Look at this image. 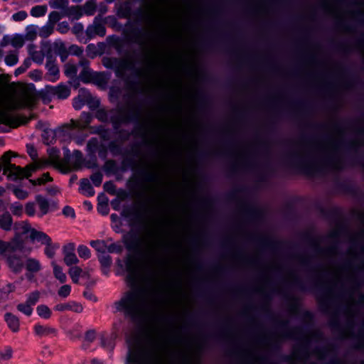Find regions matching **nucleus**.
Wrapping results in <instances>:
<instances>
[{"label":"nucleus","mask_w":364,"mask_h":364,"mask_svg":"<svg viewBox=\"0 0 364 364\" xmlns=\"http://www.w3.org/2000/svg\"><path fill=\"white\" fill-rule=\"evenodd\" d=\"M43 164L39 161L21 168L15 164L10 165L8 168H4L3 173L7 176L9 180L16 181L24 177L28 178L31 173L43 167Z\"/></svg>","instance_id":"4"},{"label":"nucleus","mask_w":364,"mask_h":364,"mask_svg":"<svg viewBox=\"0 0 364 364\" xmlns=\"http://www.w3.org/2000/svg\"><path fill=\"white\" fill-rule=\"evenodd\" d=\"M13 227L12 217L6 212L0 215V228L5 231H10Z\"/></svg>","instance_id":"22"},{"label":"nucleus","mask_w":364,"mask_h":364,"mask_svg":"<svg viewBox=\"0 0 364 364\" xmlns=\"http://www.w3.org/2000/svg\"><path fill=\"white\" fill-rule=\"evenodd\" d=\"M38 316L44 319H49L52 316L51 309L46 304H41L36 307Z\"/></svg>","instance_id":"28"},{"label":"nucleus","mask_w":364,"mask_h":364,"mask_svg":"<svg viewBox=\"0 0 364 364\" xmlns=\"http://www.w3.org/2000/svg\"><path fill=\"white\" fill-rule=\"evenodd\" d=\"M161 304L162 302L159 298L149 301L143 289L134 286L125 291L119 300L114 303V307L117 311L123 313L124 316L134 322H139L147 316H151L161 325L164 319Z\"/></svg>","instance_id":"1"},{"label":"nucleus","mask_w":364,"mask_h":364,"mask_svg":"<svg viewBox=\"0 0 364 364\" xmlns=\"http://www.w3.org/2000/svg\"><path fill=\"white\" fill-rule=\"evenodd\" d=\"M91 99V94L85 90L81 89L80 90L79 95L73 99V106L76 110L80 109L85 104H87L92 109L98 107L100 105V101H95V105H91L90 101Z\"/></svg>","instance_id":"8"},{"label":"nucleus","mask_w":364,"mask_h":364,"mask_svg":"<svg viewBox=\"0 0 364 364\" xmlns=\"http://www.w3.org/2000/svg\"><path fill=\"white\" fill-rule=\"evenodd\" d=\"M63 214L66 217L74 218L75 217V210L70 206H65L63 209Z\"/></svg>","instance_id":"62"},{"label":"nucleus","mask_w":364,"mask_h":364,"mask_svg":"<svg viewBox=\"0 0 364 364\" xmlns=\"http://www.w3.org/2000/svg\"><path fill=\"white\" fill-rule=\"evenodd\" d=\"M50 181H52V178L50 177V175L48 173H43L41 177H40L37 179H35V180L30 179L29 180L30 183H31L33 186L42 185V184L45 183L46 182Z\"/></svg>","instance_id":"44"},{"label":"nucleus","mask_w":364,"mask_h":364,"mask_svg":"<svg viewBox=\"0 0 364 364\" xmlns=\"http://www.w3.org/2000/svg\"><path fill=\"white\" fill-rule=\"evenodd\" d=\"M25 212L26 215L31 217L36 213V205L33 202H28L26 204Z\"/></svg>","instance_id":"55"},{"label":"nucleus","mask_w":364,"mask_h":364,"mask_svg":"<svg viewBox=\"0 0 364 364\" xmlns=\"http://www.w3.org/2000/svg\"><path fill=\"white\" fill-rule=\"evenodd\" d=\"M10 210L13 215L21 216L23 214V205L19 203H14L10 205Z\"/></svg>","instance_id":"46"},{"label":"nucleus","mask_w":364,"mask_h":364,"mask_svg":"<svg viewBox=\"0 0 364 364\" xmlns=\"http://www.w3.org/2000/svg\"><path fill=\"white\" fill-rule=\"evenodd\" d=\"M47 10L48 7L46 5H37L31 9V15L36 18L44 16Z\"/></svg>","instance_id":"33"},{"label":"nucleus","mask_w":364,"mask_h":364,"mask_svg":"<svg viewBox=\"0 0 364 364\" xmlns=\"http://www.w3.org/2000/svg\"><path fill=\"white\" fill-rule=\"evenodd\" d=\"M45 245L44 252L48 258H53L55 255V250L60 247L58 243H53L52 240H50L48 245Z\"/></svg>","instance_id":"34"},{"label":"nucleus","mask_w":364,"mask_h":364,"mask_svg":"<svg viewBox=\"0 0 364 364\" xmlns=\"http://www.w3.org/2000/svg\"><path fill=\"white\" fill-rule=\"evenodd\" d=\"M13 192L16 198L20 200H24L28 196V193L21 188H14Z\"/></svg>","instance_id":"50"},{"label":"nucleus","mask_w":364,"mask_h":364,"mask_svg":"<svg viewBox=\"0 0 364 364\" xmlns=\"http://www.w3.org/2000/svg\"><path fill=\"white\" fill-rule=\"evenodd\" d=\"M53 268V274L55 277L59 280L60 283H64L66 282L67 277L65 273L63 272L62 268L58 266L55 262H52L51 263Z\"/></svg>","instance_id":"30"},{"label":"nucleus","mask_w":364,"mask_h":364,"mask_svg":"<svg viewBox=\"0 0 364 364\" xmlns=\"http://www.w3.org/2000/svg\"><path fill=\"white\" fill-rule=\"evenodd\" d=\"M166 349L164 331L157 328L147 336L140 350L129 353L128 361L133 364H163Z\"/></svg>","instance_id":"2"},{"label":"nucleus","mask_w":364,"mask_h":364,"mask_svg":"<svg viewBox=\"0 0 364 364\" xmlns=\"http://www.w3.org/2000/svg\"><path fill=\"white\" fill-rule=\"evenodd\" d=\"M84 26L81 23H76L72 28V32L75 34L77 38L81 41V36L83 33Z\"/></svg>","instance_id":"48"},{"label":"nucleus","mask_w":364,"mask_h":364,"mask_svg":"<svg viewBox=\"0 0 364 364\" xmlns=\"http://www.w3.org/2000/svg\"><path fill=\"white\" fill-rule=\"evenodd\" d=\"M145 181L151 184L149 186L150 191L159 193V185L161 183V180L158 173L155 171L147 173L145 176Z\"/></svg>","instance_id":"14"},{"label":"nucleus","mask_w":364,"mask_h":364,"mask_svg":"<svg viewBox=\"0 0 364 364\" xmlns=\"http://www.w3.org/2000/svg\"><path fill=\"white\" fill-rule=\"evenodd\" d=\"M82 10L78 6H73L70 7L68 6L63 13V16H67L71 20H78L82 17Z\"/></svg>","instance_id":"20"},{"label":"nucleus","mask_w":364,"mask_h":364,"mask_svg":"<svg viewBox=\"0 0 364 364\" xmlns=\"http://www.w3.org/2000/svg\"><path fill=\"white\" fill-rule=\"evenodd\" d=\"M54 31V26L52 23H47L44 26H43L40 31L39 36L42 38H48L50 35H51Z\"/></svg>","instance_id":"40"},{"label":"nucleus","mask_w":364,"mask_h":364,"mask_svg":"<svg viewBox=\"0 0 364 364\" xmlns=\"http://www.w3.org/2000/svg\"><path fill=\"white\" fill-rule=\"evenodd\" d=\"M4 318L8 328L14 333L20 331V320L19 318L12 313L7 312L4 314Z\"/></svg>","instance_id":"16"},{"label":"nucleus","mask_w":364,"mask_h":364,"mask_svg":"<svg viewBox=\"0 0 364 364\" xmlns=\"http://www.w3.org/2000/svg\"><path fill=\"white\" fill-rule=\"evenodd\" d=\"M77 66L80 67L82 70L87 69L90 68V61L85 58H81Z\"/></svg>","instance_id":"64"},{"label":"nucleus","mask_w":364,"mask_h":364,"mask_svg":"<svg viewBox=\"0 0 364 364\" xmlns=\"http://www.w3.org/2000/svg\"><path fill=\"white\" fill-rule=\"evenodd\" d=\"M16 245L14 242H4L0 240V254L4 255L6 257V254L14 250Z\"/></svg>","instance_id":"31"},{"label":"nucleus","mask_w":364,"mask_h":364,"mask_svg":"<svg viewBox=\"0 0 364 364\" xmlns=\"http://www.w3.org/2000/svg\"><path fill=\"white\" fill-rule=\"evenodd\" d=\"M70 30L69 23L67 21H62L58 24L57 31L60 33H67Z\"/></svg>","instance_id":"57"},{"label":"nucleus","mask_w":364,"mask_h":364,"mask_svg":"<svg viewBox=\"0 0 364 364\" xmlns=\"http://www.w3.org/2000/svg\"><path fill=\"white\" fill-rule=\"evenodd\" d=\"M96 11V4L94 1H87L83 6L82 12L87 16H92Z\"/></svg>","instance_id":"41"},{"label":"nucleus","mask_w":364,"mask_h":364,"mask_svg":"<svg viewBox=\"0 0 364 364\" xmlns=\"http://www.w3.org/2000/svg\"><path fill=\"white\" fill-rule=\"evenodd\" d=\"M95 117L100 121L106 122L109 120L108 112L105 109H99L95 113Z\"/></svg>","instance_id":"47"},{"label":"nucleus","mask_w":364,"mask_h":364,"mask_svg":"<svg viewBox=\"0 0 364 364\" xmlns=\"http://www.w3.org/2000/svg\"><path fill=\"white\" fill-rule=\"evenodd\" d=\"M33 46L30 48L29 53L31 59L38 63L41 64L44 60V54L41 50H32Z\"/></svg>","instance_id":"37"},{"label":"nucleus","mask_w":364,"mask_h":364,"mask_svg":"<svg viewBox=\"0 0 364 364\" xmlns=\"http://www.w3.org/2000/svg\"><path fill=\"white\" fill-rule=\"evenodd\" d=\"M74 250L75 245L73 243H69L63 247L64 262L68 266L77 264L79 262Z\"/></svg>","instance_id":"15"},{"label":"nucleus","mask_w":364,"mask_h":364,"mask_svg":"<svg viewBox=\"0 0 364 364\" xmlns=\"http://www.w3.org/2000/svg\"><path fill=\"white\" fill-rule=\"evenodd\" d=\"M87 40L94 38L97 36L103 37L106 34V28L103 23H101L100 17L96 16L92 24H90L85 31Z\"/></svg>","instance_id":"9"},{"label":"nucleus","mask_w":364,"mask_h":364,"mask_svg":"<svg viewBox=\"0 0 364 364\" xmlns=\"http://www.w3.org/2000/svg\"><path fill=\"white\" fill-rule=\"evenodd\" d=\"M99 146V140L97 138H91L87 144V151L90 154H94Z\"/></svg>","instance_id":"42"},{"label":"nucleus","mask_w":364,"mask_h":364,"mask_svg":"<svg viewBox=\"0 0 364 364\" xmlns=\"http://www.w3.org/2000/svg\"><path fill=\"white\" fill-rule=\"evenodd\" d=\"M68 0H50L49 4L51 8L56 9H62L63 11L68 6Z\"/></svg>","instance_id":"36"},{"label":"nucleus","mask_w":364,"mask_h":364,"mask_svg":"<svg viewBox=\"0 0 364 364\" xmlns=\"http://www.w3.org/2000/svg\"><path fill=\"white\" fill-rule=\"evenodd\" d=\"M33 331L35 334L39 337H45L50 335L55 336L57 334V330L55 328L47 325H41L39 323H37L34 326Z\"/></svg>","instance_id":"18"},{"label":"nucleus","mask_w":364,"mask_h":364,"mask_svg":"<svg viewBox=\"0 0 364 364\" xmlns=\"http://www.w3.org/2000/svg\"><path fill=\"white\" fill-rule=\"evenodd\" d=\"M80 191L86 196L95 195V191L87 178H82L80 182Z\"/></svg>","instance_id":"25"},{"label":"nucleus","mask_w":364,"mask_h":364,"mask_svg":"<svg viewBox=\"0 0 364 364\" xmlns=\"http://www.w3.org/2000/svg\"><path fill=\"white\" fill-rule=\"evenodd\" d=\"M18 60V52L16 50L9 53L5 57V63L9 66L16 65Z\"/></svg>","instance_id":"38"},{"label":"nucleus","mask_w":364,"mask_h":364,"mask_svg":"<svg viewBox=\"0 0 364 364\" xmlns=\"http://www.w3.org/2000/svg\"><path fill=\"white\" fill-rule=\"evenodd\" d=\"M54 309L58 311H70V302L66 304H58L55 306Z\"/></svg>","instance_id":"63"},{"label":"nucleus","mask_w":364,"mask_h":364,"mask_svg":"<svg viewBox=\"0 0 364 364\" xmlns=\"http://www.w3.org/2000/svg\"><path fill=\"white\" fill-rule=\"evenodd\" d=\"M157 15L150 11V6L149 7V11H147V14L146 15V21L151 26L153 25H157L159 26L157 19Z\"/></svg>","instance_id":"51"},{"label":"nucleus","mask_w":364,"mask_h":364,"mask_svg":"<svg viewBox=\"0 0 364 364\" xmlns=\"http://www.w3.org/2000/svg\"><path fill=\"white\" fill-rule=\"evenodd\" d=\"M46 67L48 70L46 78L51 82L56 81L59 77V69L54 61L48 60L46 62Z\"/></svg>","instance_id":"19"},{"label":"nucleus","mask_w":364,"mask_h":364,"mask_svg":"<svg viewBox=\"0 0 364 364\" xmlns=\"http://www.w3.org/2000/svg\"><path fill=\"white\" fill-rule=\"evenodd\" d=\"M70 311L81 313L83 311V307L80 303L71 301L70 302Z\"/></svg>","instance_id":"61"},{"label":"nucleus","mask_w":364,"mask_h":364,"mask_svg":"<svg viewBox=\"0 0 364 364\" xmlns=\"http://www.w3.org/2000/svg\"><path fill=\"white\" fill-rule=\"evenodd\" d=\"M92 116L90 112H82L80 119L78 120H71V125L73 128L79 129H84L87 128L91 123Z\"/></svg>","instance_id":"17"},{"label":"nucleus","mask_w":364,"mask_h":364,"mask_svg":"<svg viewBox=\"0 0 364 364\" xmlns=\"http://www.w3.org/2000/svg\"><path fill=\"white\" fill-rule=\"evenodd\" d=\"M46 90L48 95L56 97L60 100L66 99L70 95V87L62 83L57 86H46Z\"/></svg>","instance_id":"12"},{"label":"nucleus","mask_w":364,"mask_h":364,"mask_svg":"<svg viewBox=\"0 0 364 364\" xmlns=\"http://www.w3.org/2000/svg\"><path fill=\"white\" fill-rule=\"evenodd\" d=\"M13 355V350L10 346H7L0 353V357L4 360H9L11 358Z\"/></svg>","instance_id":"58"},{"label":"nucleus","mask_w":364,"mask_h":364,"mask_svg":"<svg viewBox=\"0 0 364 364\" xmlns=\"http://www.w3.org/2000/svg\"><path fill=\"white\" fill-rule=\"evenodd\" d=\"M24 262L25 277L27 280L32 281L35 276L41 271V263L38 259L31 257H26Z\"/></svg>","instance_id":"7"},{"label":"nucleus","mask_w":364,"mask_h":364,"mask_svg":"<svg viewBox=\"0 0 364 364\" xmlns=\"http://www.w3.org/2000/svg\"><path fill=\"white\" fill-rule=\"evenodd\" d=\"M14 283H8L0 289V300L6 301L9 299V294L14 292L16 290Z\"/></svg>","instance_id":"27"},{"label":"nucleus","mask_w":364,"mask_h":364,"mask_svg":"<svg viewBox=\"0 0 364 364\" xmlns=\"http://www.w3.org/2000/svg\"><path fill=\"white\" fill-rule=\"evenodd\" d=\"M70 291L71 287L68 284H65L58 289V294L60 297L66 298L70 295Z\"/></svg>","instance_id":"49"},{"label":"nucleus","mask_w":364,"mask_h":364,"mask_svg":"<svg viewBox=\"0 0 364 364\" xmlns=\"http://www.w3.org/2000/svg\"><path fill=\"white\" fill-rule=\"evenodd\" d=\"M14 122V118L10 114L9 110L0 107V123L4 124H11Z\"/></svg>","instance_id":"29"},{"label":"nucleus","mask_w":364,"mask_h":364,"mask_svg":"<svg viewBox=\"0 0 364 364\" xmlns=\"http://www.w3.org/2000/svg\"><path fill=\"white\" fill-rule=\"evenodd\" d=\"M30 238L31 240H36L44 245H48L50 240H52L46 233L38 231L36 229H32L31 233L30 234Z\"/></svg>","instance_id":"21"},{"label":"nucleus","mask_w":364,"mask_h":364,"mask_svg":"<svg viewBox=\"0 0 364 364\" xmlns=\"http://www.w3.org/2000/svg\"><path fill=\"white\" fill-rule=\"evenodd\" d=\"M143 240L145 247L149 253L145 278L149 282L159 285L161 283L163 272L166 264L165 255L168 250V242L161 237L151 240L150 237L146 236Z\"/></svg>","instance_id":"3"},{"label":"nucleus","mask_w":364,"mask_h":364,"mask_svg":"<svg viewBox=\"0 0 364 364\" xmlns=\"http://www.w3.org/2000/svg\"><path fill=\"white\" fill-rule=\"evenodd\" d=\"M28 16L26 11H20L12 15V19L14 21H21L25 20Z\"/></svg>","instance_id":"56"},{"label":"nucleus","mask_w":364,"mask_h":364,"mask_svg":"<svg viewBox=\"0 0 364 364\" xmlns=\"http://www.w3.org/2000/svg\"><path fill=\"white\" fill-rule=\"evenodd\" d=\"M14 249V250L6 254L5 262L9 270L18 274H20L24 268L26 256L18 253V251L21 249L18 244H17Z\"/></svg>","instance_id":"5"},{"label":"nucleus","mask_w":364,"mask_h":364,"mask_svg":"<svg viewBox=\"0 0 364 364\" xmlns=\"http://www.w3.org/2000/svg\"><path fill=\"white\" fill-rule=\"evenodd\" d=\"M98 259L101 264L103 274H108L109 267L112 263V257L109 255L104 253L98 256Z\"/></svg>","instance_id":"24"},{"label":"nucleus","mask_w":364,"mask_h":364,"mask_svg":"<svg viewBox=\"0 0 364 364\" xmlns=\"http://www.w3.org/2000/svg\"><path fill=\"white\" fill-rule=\"evenodd\" d=\"M35 198L41 211V216L47 214L50 207L48 200L41 195H37Z\"/></svg>","instance_id":"26"},{"label":"nucleus","mask_w":364,"mask_h":364,"mask_svg":"<svg viewBox=\"0 0 364 364\" xmlns=\"http://www.w3.org/2000/svg\"><path fill=\"white\" fill-rule=\"evenodd\" d=\"M77 253L80 257L83 258L85 259H89L91 256V252L89 248L83 245L78 246Z\"/></svg>","instance_id":"43"},{"label":"nucleus","mask_w":364,"mask_h":364,"mask_svg":"<svg viewBox=\"0 0 364 364\" xmlns=\"http://www.w3.org/2000/svg\"><path fill=\"white\" fill-rule=\"evenodd\" d=\"M26 296V301L18 304L16 306V309L18 311L21 312L26 316H30L33 311V306H35L40 299L41 293L39 291L36 290L27 294Z\"/></svg>","instance_id":"6"},{"label":"nucleus","mask_w":364,"mask_h":364,"mask_svg":"<svg viewBox=\"0 0 364 364\" xmlns=\"http://www.w3.org/2000/svg\"><path fill=\"white\" fill-rule=\"evenodd\" d=\"M122 251V247L115 243H112L110 245H107L106 246V252L113 253V252H120Z\"/></svg>","instance_id":"59"},{"label":"nucleus","mask_w":364,"mask_h":364,"mask_svg":"<svg viewBox=\"0 0 364 364\" xmlns=\"http://www.w3.org/2000/svg\"><path fill=\"white\" fill-rule=\"evenodd\" d=\"M159 54L160 53L158 49L154 50L146 69V75L151 80H153L155 77L156 70L161 64V58H160Z\"/></svg>","instance_id":"11"},{"label":"nucleus","mask_w":364,"mask_h":364,"mask_svg":"<svg viewBox=\"0 0 364 364\" xmlns=\"http://www.w3.org/2000/svg\"><path fill=\"white\" fill-rule=\"evenodd\" d=\"M90 245L97 252L101 253V255L106 253L107 242L105 240H91L90 242Z\"/></svg>","instance_id":"32"},{"label":"nucleus","mask_w":364,"mask_h":364,"mask_svg":"<svg viewBox=\"0 0 364 364\" xmlns=\"http://www.w3.org/2000/svg\"><path fill=\"white\" fill-rule=\"evenodd\" d=\"M14 229L16 235H21L28 232L31 234L33 228L27 221H20L14 223Z\"/></svg>","instance_id":"23"},{"label":"nucleus","mask_w":364,"mask_h":364,"mask_svg":"<svg viewBox=\"0 0 364 364\" xmlns=\"http://www.w3.org/2000/svg\"><path fill=\"white\" fill-rule=\"evenodd\" d=\"M127 274V282L131 287L136 286L139 279V272L137 264L132 259H128L125 263Z\"/></svg>","instance_id":"10"},{"label":"nucleus","mask_w":364,"mask_h":364,"mask_svg":"<svg viewBox=\"0 0 364 364\" xmlns=\"http://www.w3.org/2000/svg\"><path fill=\"white\" fill-rule=\"evenodd\" d=\"M82 269L77 266L73 267L70 269L69 274L72 279V281L74 283H78L79 277H80V274H82Z\"/></svg>","instance_id":"39"},{"label":"nucleus","mask_w":364,"mask_h":364,"mask_svg":"<svg viewBox=\"0 0 364 364\" xmlns=\"http://www.w3.org/2000/svg\"><path fill=\"white\" fill-rule=\"evenodd\" d=\"M11 151L4 153L0 158V170L4 171V168H8L13 164L11 163Z\"/></svg>","instance_id":"35"},{"label":"nucleus","mask_w":364,"mask_h":364,"mask_svg":"<svg viewBox=\"0 0 364 364\" xmlns=\"http://www.w3.org/2000/svg\"><path fill=\"white\" fill-rule=\"evenodd\" d=\"M11 44L16 48H21L24 44V39L20 36H14L11 41Z\"/></svg>","instance_id":"52"},{"label":"nucleus","mask_w":364,"mask_h":364,"mask_svg":"<svg viewBox=\"0 0 364 364\" xmlns=\"http://www.w3.org/2000/svg\"><path fill=\"white\" fill-rule=\"evenodd\" d=\"M26 149H27V153L30 156V157L33 161H36L38 158V154H37V151L35 149L34 146L31 145V144H27Z\"/></svg>","instance_id":"60"},{"label":"nucleus","mask_w":364,"mask_h":364,"mask_svg":"<svg viewBox=\"0 0 364 364\" xmlns=\"http://www.w3.org/2000/svg\"><path fill=\"white\" fill-rule=\"evenodd\" d=\"M65 73L68 76H74L76 75L78 70L77 65L68 63L65 66Z\"/></svg>","instance_id":"45"},{"label":"nucleus","mask_w":364,"mask_h":364,"mask_svg":"<svg viewBox=\"0 0 364 364\" xmlns=\"http://www.w3.org/2000/svg\"><path fill=\"white\" fill-rule=\"evenodd\" d=\"M61 18V15L58 11H52L49 14L48 16V23H52L53 26L60 21Z\"/></svg>","instance_id":"53"},{"label":"nucleus","mask_w":364,"mask_h":364,"mask_svg":"<svg viewBox=\"0 0 364 364\" xmlns=\"http://www.w3.org/2000/svg\"><path fill=\"white\" fill-rule=\"evenodd\" d=\"M80 79L85 83L88 82H99L102 75L100 73L93 72L90 68L82 70L79 75Z\"/></svg>","instance_id":"13"},{"label":"nucleus","mask_w":364,"mask_h":364,"mask_svg":"<svg viewBox=\"0 0 364 364\" xmlns=\"http://www.w3.org/2000/svg\"><path fill=\"white\" fill-rule=\"evenodd\" d=\"M90 179L95 186H100L102 181V174L100 172H96L91 175Z\"/></svg>","instance_id":"54"}]
</instances>
